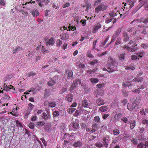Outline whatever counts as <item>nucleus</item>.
I'll return each instance as SVG.
<instances>
[{
    "label": "nucleus",
    "instance_id": "f257e3e1",
    "mask_svg": "<svg viewBox=\"0 0 148 148\" xmlns=\"http://www.w3.org/2000/svg\"><path fill=\"white\" fill-rule=\"evenodd\" d=\"M140 100L136 98L132 102V104L128 103L127 105V109L130 111L133 110L135 108L137 107L140 103Z\"/></svg>",
    "mask_w": 148,
    "mask_h": 148
},
{
    "label": "nucleus",
    "instance_id": "f03ea898",
    "mask_svg": "<svg viewBox=\"0 0 148 148\" xmlns=\"http://www.w3.org/2000/svg\"><path fill=\"white\" fill-rule=\"evenodd\" d=\"M108 64L109 66L112 68H115L117 66V63L114 59H113L111 57H110L108 60Z\"/></svg>",
    "mask_w": 148,
    "mask_h": 148
},
{
    "label": "nucleus",
    "instance_id": "7ed1b4c3",
    "mask_svg": "<svg viewBox=\"0 0 148 148\" xmlns=\"http://www.w3.org/2000/svg\"><path fill=\"white\" fill-rule=\"evenodd\" d=\"M38 5L41 7L46 5L49 2V0H36Z\"/></svg>",
    "mask_w": 148,
    "mask_h": 148
},
{
    "label": "nucleus",
    "instance_id": "20e7f679",
    "mask_svg": "<svg viewBox=\"0 0 148 148\" xmlns=\"http://www.w3.org/2000/svg\"><path fill=\"white\" fill-rule=\"evenodd\" d=\"M107 6L103 4L99 5L95 9L96 12L98 13L101 11H103L107 9Z\"/></svg>",
    "mask_w": 148,
    "mask_h": 148
},
{
    "label": "nucleus",
    "instance_id": "39448f33",
    "mask_svg": "<svg viewBox=\"0 0 148 148\" xmlns=\"http://www.w3.org/2000/svg\"><path fill=\"white\" fill-rule=\"evenodd\" d=\"M42 118L44 120H47L51 118L50 112L49 111L47 112V113L44 112L42 114Z\"/></svg>",
    "mask_w": 148,
    "mask_h": 148
},
{
    "label": "nucleus",
    "instance_id": "423d86ee",
    "mask_svg": "<svg viewBox=\"0 0 148 148\" xmlns=\"http://www.w3.org/2000/svg\"><path fill=\"white\" fill-rule=\"evenodd\" d=\"M60 38L62 40H66L69 38V35L68 33H62L60 35Z\"/></svg>",
    "mask_w": 148,
    "mask_h": 148
},
{
    "label": "nucleus",
    "instance_id": "0eeeda50",
    "mask_svg": "<svg viewBox=\"0 0 148 148\" xmlns=\"http://www.w3.org/2000/svg\"><path fill=\"white\" fill-rule=\"evenodd\" d=\"M97 126V125L96 124H93L92 125V128H91L90 129L86 128V130L88 132H92V133H93L96 131Z\"/></svg>",
    "mask_w": 148,
    "mask_h": 148
},
{
    "label": "nucleus",
    "instance_id": "6e6552de",
    "mask_svg": "<svg viewBox=\"0 0 148 148\" xmlns=\"http://www.w3.org/2000/svg\"><path fill=\"white\" fill-rule=\"evenodd\" d=\"M82 105L84 108H89L90 104L86 99H84L82 101Z\"/></svg>",
    "mask_w": 148,
    "mask_h": 148
},
{
    "label": "nucleus",
    "instance_id": "1a4fd4ad",
    "mask_svg": "<svg viewBox=\"0 0 148 148\" xmlns=\"http://www.w3.org/2000/svg\"><path fill=\"white\" fill-rule=\"evenodd\" d=\"M101 27V25L99 23H98L97 25H95L93 28L92 30V32L93 33H95L98 31V30Z\"/></svg>",
    "mask_w": 148,
    "mask_h": 148
},
{
    "label": "nucleus",
    "instance_id": "9d476101",
    "mask_svg": "<svg viewBox=\"0 0 148 148\" xmlns=\"http://www.w3.org/2000/svg\"><path fill=\"white\" fill-rule=\"evenodd\" d=\"M55 42V41L54 38L51 37L47 41L46 45H49L52 46L54 45Z\"/></svg>",
    "mask_w": 148,
    "mask_h": 148
},
{
    "label": "nucleus",
    "instance_id": "9b49d317",
    "mask_svg": "<svg viewBox=\"0 0 148 148\" xmlns=\"http://www.w3.org/2000/svg\"><path fill=\"white\" fill-rule=\"evenodd\" d=\"M96 102L98 106H100L103 105L105 103L104 100L101 98H99L96 100Z\"/></svg>",
    "mask_w": 148,
    "mask_h": 148
},
{
    "label": "nucleus",
    "instance_id": "f8f14e48",
    "mask_svg": "<svg viewBox=\"0 0 148 148\" xmlns=\"http://www.w3.org/2000/svg\"><path fill=\"white\" fill-rule=\"evenodd\" d=\"M32 15L34 17H37L38 16L39 14V12L37 10L34 9L31 12Z\"/></svg>",
    "mask_w": 148,
    "mask_h": 148
},
{
    "label": "nucleus",
    "instance_id": "ddd939ff",
    "mask_svg": "<svg viewBox=\"0 0 148 148\" xmlns=\"http://www.w3.org/2000/svg\"><path fill=\"white\" fill-rule=\"evenodd\" d=\"M10 86L12 87L10 88L8 86L7 84H4L3 86L4 88L3 90H5L6 91H8L10 90L11 89H13L14 90L15 89L14 88L13 86H12L11 85H10Z\"/></svg>",
    "mask_w": 148,
    "mask_h": 148
},
{
    "label": "nucleus",
    "instance_id": "4468645a",
    "mask_svg": "<svg viewBox=\"0 0 148 148\" xmlns=\"http://www.w3.org/2000/svg\"><path fill=\"white\" fill-rule=\"evenodd\" d=\"M76 65L77 66V67L82 69H84L85 66L84 64L82 63H79V62H77L76 63Z\"/></svg>",
    "mask_w": 148,
    "mask_h": 148
},
{
    "label": "nucleus",
    "instance_id": "2eb2a0df",
    "mask_svg": "<svg viewBox=\"0 0 148 148\" xmlns=\"http://www.w3.org/2000/svg\"><path fill=\"white\" fill-rule=\"evenodd\" d=\"M82 145V142L81 141H77L74 143L73 144V146L75 147H77L81 146Z\"/></svg>",
    "mask_w": 148,
    "mask_h": 148
},
{
    "label": "nucleus",
    "instance_id": "dca6fc26",
    "mask_svg": "<svg viewBox=\"0 0 148 148\" xmlns=\"http://www.w3.org/2000/svg\"><path fill=\"white\" fill-rule=\"evenodd\" d=\"M23 49L22 47H20L19 46L17 47L16 48H13V54H14L18 51H21Z\"/></svg>",
    "mask_w": 148,
    "mask_h": 148
},
{
    "label": "nucleus",
    "instance_id": "f3484780",
    "mask_svg": "<svg viewBox=\"0 0 148 148\" xmlns=\"http://www.w3.org/2000/svg\"><path fill=\"white\" fill-rule=\"evenodd\" d=\"M123 37L124 38V41L125 42H127L128 41L129 38L127 34V32H124Z\"/></svg>",
    "mask_w": 148,
    "mask_h": 148
},
{
    "label": "nucleus",
    "instance_id": "a211bd4d",
    "mask_svg": "<svg viewBox=\"0 0 148 148\" xmlns=\"http://www.w3.org/2000/svg\"><path fill=\"white\" fill-rule=\"evenodd\" d=\"M66 73L68 75V78L71 77L73 76V72L71 70H67L66 71Z\"/></svg>",
    "mask_w": 148,
    "mask_h": 148
},
{
    "label": "nucleus",
    "instance_id": "6ab92c4d",
    "mask_svg": "<svg viewBox=\"0 0 148 148\" xmlns=\"http://www.w3.org/2000/svg\"><path fill=\"white\" fill-rule=\"evenodd\" d=\"M108 109V107L107 106H102L99 108V110L101 112H103L106 111Z\"/></svg>",
    "mask_w": 148,
    "mask_h": 148
},
{
    "label": "nucleus",
    "instance_id": "aec40b11",
    "mask_svg": "<svg viewBox=\"0 0 148 148\" xmlns=\"http://www.w3.org/2000/svg\"><path fill=\"white\" fill-rule=\"evenodd\" d=\"M122 85L124 87H126L128 86L129 87L130 86H132V82H124L122 84Z\"/></svg>",
    "mask_w": 148,
    "mask_h": 148
},
{
    "label": "nucleus",
    "instance_id": "412c9836",
    "mask_svg": "<svg viewBox=\"0 0 148 148\" xmlns=\"http://www.w3.org/2000/svg\"><path fill=\"white\" fill-rule=\"evenodd\" d=\"M127 4L128 3H125L124 5V6L122 8L123 11H124L125 13L127 12H128L131 9L129 8V6L127 7L126 6Z\"/></svg>",
    "mask_w": 148,
    "mask_h": 148
},
{
    "label": "nucleus",
    "instance_id": "4be33fe9",
    "mask_svg": "<svg viewBox=\"0 0 148 148\" xmlns=\"http://www.w3.org/2000/svg\"><path fill=\"white\" fill-rule=\"evenodd\" d=\"M73 96L71 94L68 95L66 97V100L69 102H71L73 99Z\"/></svg>",
    "mask_w": 148,
    "mask_h": 148
},
{
    "label": "nucleus",
    "instance_id": "5701e85b",
    "mask_svg": "<svg viewBox=\"0 0 148 148\" xmlns=\"http://www.w3.org/2000/svg\"><path fill=\"white\" fill-rule=\"evenodd\" d=\"M130 128L131 129H133L136 125V121L134 120L131 121L130 123Z\"/></svg>",
    "mask_w": 148,
    "mask_h": 148
},
{
    "label": "nucleus",
    "instance_id": "b1692460",
    "mask_svg": "<svg viewBox=\"0 0 148 148\" xmlns=\"http://www.w3.org/2000/svg\"><path fill=\"white\" fill-rule=\"evenodd\" d=\"M125 53L121 54L119 56V60H124L125 58Z\"/></svg>",
    "mask_w": 148,
    "mask_h": 148
},
{
    "label": "nucleus",
    "instance_id": "393cba45",
    "mask_svg": "<svg viewBox=\"0 0 148 148\" xmlns=\"http://www.w3.org/2000/svg\"><path fill=\"white\" fill-rule=\"evenodd\" d=\"M64 137L66 139L69 140H70L71 141L74 140V138L72 139V138H71L70 134H69L65 133L64 134Z\"/></svg>",
    "mask_w": 148,
    "mask_h": 148
},
{
    "label": "nucleus",
    "instance_id": "a878e982",
    "mask_svg": "<svg viewBox=\"0 0 148 148\" xmlns=\"http://www.w3.org/2000/svg\"><path fill=\"white\" fill-rule=\"evenodd\" d=\"M122 116V114L121 113L116 114L114 116V118L115 120L119 121Z\"/></svg>",
    "mask_w": 148,
    "mask_h": 148
},
{
    "label": "nucleus",
    "instance_id": "bb28decb",
    "mask_svg": "<svg viewBox=\"0 0 148 148\" xmlns=\"http://www.w3.org/2000/svg\"><path fill=\"white\" fill-rule=\"evenodd\" d=\"M118 12H116L114 10H113L109 13L110 16L112 17H114L117 15Z\"/></svg>",
    "mask_w": 148,
    "mask_h": 148
},
{
    "label": "nucleus",
    "instance_id": "cd10ccee",
    "mask_svg": "<svg viewBox=\"0 0 148 148\" xmlns=\"http://www.w3.org/2000/svg\"><path fill=\"white\" fill-rule=\"evenodd\" d=\"M20 12H21L22 14L25 16H27L28 15V13L27 12H26L23 9H21L19 10Z\"/></svg>",
    "mask_w": 148,
    "mask_h": 148
},
{
    "label": "nucleus",
    "instance_id": "c85d7f7f",
    "mask_svg": "<svg viewBox=\"0 0 148 148\" xmlns=\"http://www.w3.org/2000/svg\"><path fill=\"white\" fill-rule=\"evenodd\" d=\"M56 102L53 101H50L49 102V107L53 108L56 106Z\"/></svg>",
    "mask_w": 148,
    "mask_h": 148
},
{
    "label": "nucleus",
    "instance_id": "c756f323",
    "mask_svg": "<svg viewBox=\"0 0 148 148\" xmlns=\"http://www.w3.org/2000/svg\"><path fill=\"white\" fill-rule=\"evenodd\" d=\"M62 41L60 39H58L56 41V45L57 47H59L62 44Z\"/></svg>",
    "mask_w": 148,
    "mask_h": 148
},
{
    "label": "nucleus",
    "instance_id": "7c9ffc66",
    "mask_svg": "<svg viewBox=\"0 0 148 148\" xmlns=\"http://www.w3.org/2000/svg\"><path fill=\"white\" fill-rule=\"evenodd\" d=\"M59 113L58 111H56L53 112V118L58 117L59 115Z\"/></svg>",
    "mask_w": 148,
    "mask_h": 148
},
{
    "label": "nucleus",
    "instance_id": "2f4dec72",
    "mask_svg": "<svg viewBox=\"0 0 148 148\" xmlns=\"http://www.w3.org/2000/svg\"><path fill=\"white\" fill-rule=\"evenodd\" d=\"M143 79V78L142 77H136L134 78L133 80V82H140L142 81Z\"/></svg>",
    "mask_w": 148,
    "mask_h": 148
},
{
    "label": "nucleus",
    "instance_id": "473e14b6",
    "mask_svg": "<svg viewBox=\"0 0 148 148\" xmlns=\"http://www.w3.org/2000/svg\"><path fill=\"white\" fill-rule=\"evenodd\" d=\"M73 128L77 130L79 128V124L77 122H73L72 125Z\"/></svg>",
    "mask_w": 148,
    "mask_h": 148
},
{
    "label": "nucleus",
    "instance_id": "72a5a7b5",
    "mask_svg": "<svg viewBox=\"0 0 148 148\" xmlns=\"http://www.w3.org/2000/svg\"><path fill=\"white\" fill-rule=\"evenodd\" d=\"M90 80L92 83H97L99 81V79L96 78H91L90 79Z\"/></svg>",
    "mask_w": 148,
    "mask_h": 148
},
{
    "label": "nucleus",
    "instance_id": "f704fd0d",
    "mask_svg": "<svg viewBox=\"0 0 148 148\" xmlns=\"http://www.w3.org/2000/svg\"><path fill=\"white\" fill-rule=\"evenodd\" d=\"M121 38H118L116 40L115 44L114 45V46H115L116 45H118L121 43Z\"/></svg>",
    "mask_w": 148,
    "mask_h": 148
},
{
    "label": "nucleus",
    "instance_id": "c9c22d12",
    "mask_svg": "<svg viewBox=\"0 0 148 148\" xmlns=\"http://www.w3.org/2000/svg\"><path fill=\"white\" fill-rule=\"evenodd\" d=\"M144 0H139V2H141L140 3H139V4L138 6H139V8H140L145 3V1Z\"/></svg>",
    "mask_w": 148,
    "mask_h": 148
},
{
    "label": "nucleus",
    "instance_id": "e433bc0d",
    "mask_svg": "<svg viewBox=\"0 0 148 148\" xmlns=\"http://www.w3.org/2000/svg\"><path fill=\"white\" fill-rule=\"evenodd\" d=\"M122 30L121 28H120L118 30H117L116 33L114 34V35H115L116 37H118L120 34V33L121 32Z\"/></svg>",
    "mask_w": 148,
    "mask_h": 148
},
{
    "label": "nucleus",
    "instance_id": "4c0bfd02",
    "mask_svg": "<svg viewBox=\"0 0 148 148\" xmlns=\"http://www.w3.org/2000/svg\"><path fill=\"white\" fill-rule=\"evenodd\" d=\"M77 85L76 84V83L74 81L73 83L72 84L70 87V90H73L74 88H75L76 87Z\"/></svg>",
    "mask_w": 148,
    "mask_h": 148
},
{
    "label": "nucleus",
    "instance_id": "58836bf2",
    "mask_svg": "<svg viewBox=\"0 0 148 148\" xmlns=\"http://www.w3.org/2000/svg\"><path fill=\"white\" fill-rule=\"evenodd\" d=\"M91 8V5L90 3H87L86 5V8L85 10V11H88L89 9H90Z\"/></svg>",
    "mask_w": 148,
    "mask_h": 148
},
{
    "label": "nucleus",
    "instance_id": "ea45409f",
    "mask_svg": "<svg viewBox=\"0 0 148 148\" xmlns=\"http://www.w3.org/2000/svg\"><path fill=\"white\" fill-rule=\"evenodd\" d=\"M75 108H69L67 110L69 114H72L75 110Z\"/></svg>",
    "mask_w": 148,
    "mask_h": 148
},
{
    "label": "nucleus",
    "instance_id": "a19ab883",
    "mask_svg": "<svg viewBox=\"0 0 148 148\" xmlns=\"http://www.w3.org/2000/svg\"><path fill=\"white\" fill-rule=\"evenodd\" d=\"M55 82L54 80L51 79L50 81L48 82V84L49 86H51L53 85Z\"/></svg>",
    "mask_w": 148,
    "mask_h": 148
},
{
    "label": "nucleus",
    "instance_id": "79ce46f5",
    "mask_svg": "<svg viewBox=\"0 0 148 148\" xmlns=\"http://www.w3.org/2000/svg\"><path fill=\"white\" fill-rule=\"evenodd\" d=\"M96 146L98 148H101L103 146V145L101 143H97L95 144Z\"/></svg>",
    "mask_w": 148,
    "mask_h": 148
},
{
    "label": "nucleus",
    "instance_id": "37998d69",
    "mask_svg": "<svg viewBox=\"0 0 148 148\" xmlns=\"http://www.w3.org/2000/svg\"><path fill=\"white\" fill-rule=\"evenodd\" d=\"M94 120L97 123L99 122L100 121V119L99 116H96L94 118Z\"/></svg>",
    "mask_w": 148,
    "mask_h": 148
},
{
    "label": "nucleus",
    "instance_id": "c03bdc74",
    "mask_svg": "<svg viewBox=\"0 0 148 148\" xmlns=\"http://www.w3.org/2000/svg\"><path fill=\"white\" fill-rule=\"evenodd\" d=\"M37 125L38 126H42L44 125L45 123L43 121H39L36 122Z\"/></svg>",
    "mask_w": 148,
    "mask_h": 148
},
{
    "label": "nucleus",
    "instance_id": "a18cd8bd",
    "mask_svg": "<svg viewBox=\"0 0 148 148\" xmlns=\"http://www.w3.org/2000/svg\"><path fill=\"white\" fill-rule=\"evenodd\" d=\"M113 133L115 135L119 134L120 133V132L118 130H114L113 131Z\"/></svg>",
    "mask_w": 148,
    "mask_h": 148
},
{
    "label": "nucleus",
    "instance_id": "49530a36",
    "mask_svg": "<svg viewBox=\"0 0 148 148\" xmlns=\"http://www.w3.org/2000/svg\"><path fill=\"white\" fill-rule=\"evenodd\" d=\"M96 71V70L95 69H93V70L89 69L87 71V73L90 74H92V73H95Z\"/></svg>",
    "mask_w": 148,
    "mask_h": 148
},
{
    "label": "nucleus",
    "instance_id": "de8ad7c7",
    "mask_svg": "<svg viewBox=\"0 0 148 148\" xmlns=\"http://www.w3.org/2000/svg\"><path fill=\"white\" fill-rule=\"evenodd\" d=\"M90 53H91V51L90 50L88 51L87 53L86 56L88 57H89L90 58L93 57L92 55V54Z\"/></svg>",
    "mask_w": 148,
    "mask_h": 148
},
{
    "label": "nucleus",
    "instance_id": "09e8293b",
    "mask_svg": "<svg viewBox=\"0 0 148 148\" xmlns=\"http://www.w3.org/2000/svg\"><path fill=\"white\" fill-rule=\"evenodd\" d=\"M144 54V52H141L139 53H137L136 55L137 56H138V57L139 58H142L143 57V55Z\"/></svg>",
    "mask_w": 148,
    "mask_h": 148
},
{
    "label": "nucleus",
    "instance_id": "8fccbe9b",
    "mask_svg": "<svg viewBox=\"0 0 148 148\" xmlns=\"http://www.w3.org/2000/svg\"><path fill=\"white\" fill-rule=\"evenodd\" d=\"M112 20V19L110 17L107 18L105 20V23H108Z\"/></svg>",
    "mask_w": 148,
    "mask_h": 148
},
{
    "label": "nucleus",
    "instance_id": "3c124183",
    "mask_svg": "<svg viewBox=\"0 0 148 148\" xmlns=\"http://www.w3.org/2000/svg\"><path fill=\"white\" fill-rule=\"evenodd\" d=\"M29 127L31 129H34V123L32 122L30 123L29 124Z\"/></svg>",
    "mask_w": 148,
    "mask_h": 148
},
{
    "label": "nucleus",
    "instance_id": "603ef678",
    "mask_svg": "<svg viewBox=\"0 0 148 148\" xmlns=\"http://www.w3.org/2000/svg\"><path fill=\"white\" fill-rule=\"evenodd\" d=\"M16 123L17 125V126L20 127H23V126L21 123L18 120L16 121Z\"/></svg>",
    "mask_w": 148,
    "mask_h": 148
},
{
    "label": "nucleus",
    "instance_id": "864d4df0",
    "mask_svg": "<svg viewBox=\"0 0 148 148\" xmlns=\"http://www.w3.org/2000/svg\"><path fill=\"white\" fill-rule=\"evenodd\" d=\"M105 84L103 83L99 84L97 85V87L99 88H102L104 86Z\"/></svg>",
    "mask_w": 148,
    "mask_h": 148
},
{
    "label": "nucleus",
    "instance_id": "5fc2aeb1",
    "mask_svg": "<svg viewBox=\"0 0 148 148\" xmlns=\"http://www.w3.org/2000/svg\"><path fill=\"white\" fill-rule=\"evenodd\" d=\"M142 19H141L140 20L139 19H136L134 20V24L135 23H140L142 21L141 20Z\"/></svg>",
    "mask_w": 148,
    "mask_h": 148
},
{
    "label": "nucleus",
    "instance_id": "6e6d98bb",
    "mask_svg": "<svg viewBox=\"0 0 148 148\" xmlns=\"http://www.w3.org/2000/svg\"><path fill=\"white\" fill-rule=\"evenodd\" d=\"M132 92L135 94H139L140 92V88L136 89L135 90L132 91Z\"/></svg>",
    "mask_w": 148,
    "mask_h": 148
},
{
    "label": "nucleus",
    "instance_id": "4d7b16f0",
    "mask_svg": "<svg viewBox=\"0 0 148 148\" xmlns=\"http://www.w3.org/2000/svg\"><path fill=\"white\" fill-rule=\"evenodd\" d=\"M134 30V28L133 27H129L127 29V31L129 32H133Z\"/></svg>",
    "mask_w": 148,
    "mask_h": 148
},
{
    "label": "nucleus",
    "instance_id": "13d9d810",
    "mask_svg": "<svg viewBox=\"0 0 148 148\" xmlns=\"http://www.w3.org/2000/svg\"><path fill=\"white\" fill-rule=\"evenodd\" d=\"M28 106H29V109L30 110H32V108L34 107V106L30 103H29L28 104Z\"/></svg>",
    "mask_w": 148,
    "mask_h": 148
},
{
    "label": "nucleus",
    "instance_id": "bf43d9fd",
    "mask_svg": "<svg viewBox=\"0 0 148 148\" xmlns=\"http://www.w3.org/2000/svg\"><path fill=\"white\" fill-rule=\"evenodd\" d=\"M144 144L141 143H139L137 146V147L138 148H142L144 147Z\"/></svg>",
    "mask_w": 148,
    "mask_h": 148
},
{
    "label": "nucleus",
    "instance_id": "052dcab7",
    "mask_svg": "<svg viewBox=\"0 0 148 148\" xmlns=\"http://www.w3.org/2000/svg\"><path fill=\"white\" fill-rule=\"evenodd\" d=\"M31 119L32 121H35L37 119V117L36 116H32L31 118Z\"/></svg>",
    "mask_w": 148,
    "mask_h": 148
},
{
    "label": "nucleus",
    "instance_id": "680f3d73",
    "mask_svg": "<svg viewBox=\"0 0 148 148\" xmlns=\"http://www.w3.org/2000/svg\"><path fill=\"white\" fill-rule=\"evenodd\" d=\"M115 71V70L111 69L109 67L108 68L107 71H108L109 73H112Z\"/></svg>",
    "mask_w": 148,
    "mask_h": 148
},
{
    "label": "nucleus",
    "instance_id": "e2e57ef3",
    "mask_svg": "<svg viewBox=\"0 0 148 148\" xmlns=\"http://www.w3.org/2000/svg\"><path fill=\"white\" fill-rule=\"evenodd\" d=\"M98 63V61L97 60H94L93 61H91L89 63V64L90 65H93L95 63Z\"/></svg>",
    "mask_w": 148,
    "mask_h": 148
},
{
    "label": "nucleus",
    "instance_id": "0e129e2a",
    "mask_svg": "<svg viewBox=\"0 0 148 148\" xmlns=\"http://www.w3.org/2000/svg\"><path fill=\"white\" fill-rule=\"evenodd\" d=\"M122 47L124 49H126L128 51H130V47L127 45H124L122 46Z\"/></svg>",
    "mask_w": 148,
    "mask_h": 148
},
{
    "label": "nucleus",
    "instance_id": "69168bd1",
    "mask_svg": "<svg viewBox=\"0 0 148 148\" xmlns=\"http://www.w3.org/2000/svg\"><path fill=\"white\" fill-rule=\"evenodd\" d=\"M132 142L135 145H137L138 143L137 140L136 138L133 139Z\"/></svg>",
    "mask_w": 148,
    "mask_h": 148
},
{
    "label": "nucleus",
    "instance_id": "338daca9",
    "mask_svg": "<svg viewBox=\"0 0 148 148\" xmlns=\"http://www.w3.org/2000/svg\"><path fill=\"white\" fill-rule=\"evenodd\" d=\"M50 127L49 125H45L44 129L45 130L48 131L50 129Z\"/></svg>",
    "mask_w": 148,
    "mask_h": 148
},
{
    "label": "nucleus",
    "instance_id": "774afa93",
    "mask_svg": "<svg viewBox=\"0 0 148 148\" xmlns=\"http://www.w3.org/2000/svg\"><path fill=\"white\" fill-rule=\"evenodd\" d=\"M101 0H97L94 3V5L95 6H97V5L101 3Z\"/></svg>",
    "mask_w": 148,
    "mask_h": 148
}]
</instances>
